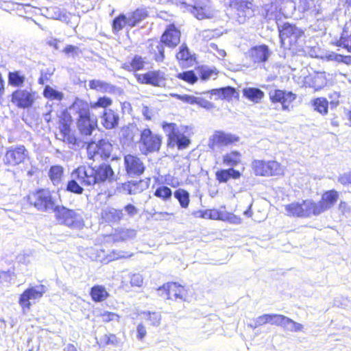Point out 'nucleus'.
Here are the masks:
<instances>
[{
  "instance_id": "obj_37",
  "label": "nucleus",
  "mask_w": 351,
  "mask_h": 351,
  "mask_svg": "<svg viewBox=\"0 0 351 351\" xmlns=\"http://www.w3.org/2000/svg\"><path fill=\"white\" fill-rule=\"evenodd\" d=\"M182 208H187L190 204V193L184 189H178L173 193Z\"/></svg>"
},
{
  "instance_id": "obj_21",
  "label": "nucleus",
  "mask_w": 351,
  "mask_h": 351,
  "mask_svg": "<svg viewBox=\"0 0 351 351\" xmlns=\"http://www.w3.org/2000/svg\"><path fill=\"white\" fill-rule=\"evenodd\" d=\"M253 0H229V7L238 11L239 23L253 15Z\"/></svg>"
},
{
  "instance_id": "obj_34",
  "label": "nucleus",
  "mask_w": 351,
  "mask_h": 351,
  "mask_svg": "<svg viewBox=\"0 0 351 351\" xmlns=\"http://www.w3.org/2000/svg\"><path fill=\"white\" fill-rule=\"evenodd\" d=\"M166 45H163L160 40L157 43V45L149 44V52L152 56L153 60L156 62H163L165 59V47Z\"/></svg>"
},
{
  "instance_id": "obj_16",
  "label": "nucleus",
  "mask_w": 351,
  "mask_h": 351,
  "mask_svg": "<svg viewBox=\"0 0 351 351\" xmlns=\"http://www.w3.org/2000/svg\"><path fill=\"white\" fill-rule=\"evenodd\" d=\"M239 141L240 137L236 134L223 130H216L209 138L208 146L210 149H214L215 146H228Z\"/></svg>"
},
{
  "instance_id": "obj_56",
  "label": "nucleus",
  "mask_w": 351,
  "mask_h": 351,
  "mask_svg": "<svg viewBox=\"0 0 351 351\" xmlns=\"http://www.w3.org/2000/svg\"><path fill=\"white\" fill-rule=\"evenodd\" d=\"M123 210L125 211L126 216L131 218L134 217L139 212V209L131 203H128L125 205Z\"/></svg>"
},
{
  "instance_id": "obj_17",
  "label": "nucleus",
  "mask_w": 351,
  "mask_h": 351,
  "mask_svg": "<svg viewBox=\"0 0 351 351\" xmlns=\"http://www.w3.org/2000/svg\"><path fill=\"white\" fill-rule=\"evenodd\" d=\"M158 294L161 296H166L169 300H185L184 288L178 282H168L159 287L157 289Z\"/></svg>"
},
{
  "instance_id": "obj_23",
  "label": "nucleus",
  "mask_w": 351,
  "mask_h": 351,
  "mask_svg": "<svg viewBox=\"0 0 351 351\" xmlns=\"http://www.w3.org/2000/svg\"><path fill=\"white\" fill-rule=\"evenodd\" d=\"M271 55V51L267 45L263 44L252 47L249 51V56L254 63L266 62Z\"/></svg>"
},
{
  "instance_id": "obj_12",
  "label": "nucleus",
  "mask_w": 351,
  "mask_h": 351,
  "mask_svg": "<svg viewBox=\"0 0 351 351\" xmlns=\"http://www.w3.org/2000/svg\"><path fill=\"white\" fill-rule=\"evenodd\" d=\"M339 197V193L335 189L324 191L319 202L313 201V206L316 215L318 216L325 211L332 208Z\"/></svg>"
},
{
  "instance_id": "obj_45",
  "label": "nucleus",
  "mask_w": 351,
  "mask_h": 351,
  "mask_svg": "<svg viewBox=\"0 0 351 351\" xmlns=\"http://www.w3.org/2000/svg\"><path fill=\"white\" fill-rule=\"evenodd\" d=\"M173 195L172 190L167 186L162 185L156 188L154 192V195L161 199L164 202L171 200Z\"/></svg>"
},
{
  "instance_id": "obj_15",
  "label": "nucleus",
  "mask_w": 351,
  "mask_h": 351,
  "mask_svg": "<svg viewBox=\"0 0 351 351\" xmlns=\"http://www.w3.org/2000/svg\"><path fill=\"white\" fill-rule=\"evenodd\" d=\"M269 96L271 103H280L282 105V110L283 111H289V104L297 97L296 94L292 91L278 88L271 90L269 93Z\"/></svg>"
},
{
  "instance_id": "obj_26",
  "label": "nucleus",
  "mask_w": 351,
  "mask_h": 351,
  "mask_svg": "<svg viewBox=\"0 0 351 351\" xmlns=\"http://www.w3.org/2000/svg\"><path fill=\"white\" fill-rule=\"evenodd\" d=\"M176 58L179 63L184 67H189L193 66L196 58L195 54H192L186 44H182L178 49V51L176 54Z\"/></svg>"
},
{
  "instance_id": "obj_20",
  "label": "nucleus",
  "mask_w": 351,
  "mask_h": 351,
  "mask_svg": "<svg viewBox=\"0 0 351 351\" xmlns=\"http://www.w3.org/2000/svg\"><path fill=\"white\" fill-rule=\"evenodd\" d=\"M124 165L127 175L131 178L141 176L145 170V166L142 160L132 154L124 156Z\"/></svg>"
},
{
  "instance_id": "obj_1",
  "label": "nucleus",
  "mask_w": 351,
  "mask_h": 351,
  "mask_svg": "<svg viewBox=\"0 0 351 351\" xmlns=\"http://www.w3.org/2000/svg\"><path fill=\"white\" fill-rule=\"evenodd\" d=\"M109 174L110 165L108 164H102L97 169L90 166H80L73 171V179L69 181L66 190L75 194H82L84 189L76 180L81 184L90 186L105 181Z\"/></svg>"
},
{
  "instance_id": "obj_48",
  "label": "nucleus",
  "mask_w": 351,
  "mask_h": 351,
  "mask_svg": "<svg viewBox=\"0 0 351 351\" xmlns=\"http://www.w3.org/2000/svg\"><path fill=\"white\" fill-rule=\"evenodd\" d=\"M176 77L190 84H194L198 81V76L193 70L178 73Z\"/></svg>"
},
{
  "instance_id": "obj_25",
  "label": "nucleus",
  "mask_w": 351,
  "mask_h": 351,
  "mask_svg": "<svg viewBox=\"0 0 351 351\" xmlns=\"http://www.w3.org/2000/svg\"><path fill=\"white\" fill-rule=\"evenodd\" d=\"M141 131L133 123L122 127L119 132L121 143L123 146L131 145L134 143V137L140 134Z\"/></svg>"
},
{
  "instance_id": "obj_27",
  "label": "nucleus",
  "mask_w": 351,
  "mask_h": 351,
  "mask_svg": "<svg viewBox=\"0 0 351 351\" xmlns=\"http://www.w3.org/2000/svg\"><path fill=\"white\" fill-rule=\"evenodd\" d=\"M215 179L219 184L227 183L230 180H238L242 176V171L234 168L219 169L215 171Z\"/></svg>"
},
{
  "instance_id": "obj_35",
  "label": "nucleus",
  "mask_w": 351,
  "mask_h": 351,
  "mask_svg": "<svg viewBox=\"0 0 351 351\" xmlns=\"http://www.w3.org/2000/svg\"><path fill=\"white\" fill-rule=\"evenodd\" d=\"M145 64V58L139 55H134L130 61L123 64V68L129 71H137L143 69Z\"/></svg>"
},
{
  "instance_id": "obj_8",
  "label": "nucleus",
  "mask_w": 351,
  "mask_h": 351,
  "mask_svg": "<svg viewBox=\"0 0 351 351\" xmlns=\"http://www.w3.org/2000/svg\"><path fill=\"white\" fill-rule=\"evenodd\" d=\"M276 23L277 24L280 41L287 40L290 46L296 45L298 40L304 35L303 29L293 23L285 22L280 24L277 21H276Z\"/></svg>"
},
{
  "instance_id": "obj_63",
  "label": "nucleus",
  "mask_w": 351,
  "mask_h": 351,
  "mask_svg": "<svg viewBox=\"0 0 351 351\" xmlns=\"http://www.w3.org/2000/svg\"><path fill=\"white\" fill-rule=\"evenodd\" d=\"M147 335L146 328L143 323H139L136 326V338L142 341Z\"/></svg>"
},
{
  "instance_id": "obj_44",
  "label": "nucleus",
  "mask_w": 351,
  "mask_h": 351,
  "mask_svg": "<svg viewBox=\"0 0 351 351\" xmlns=\"http://www.w3.org/2000/svg\"><path fill=\"white\" fill-rule=\"evenodd\" d=\"M128 18L125 14H120L116 16L112 22V32L116 34L121 30L126 25H128Z\"/></svg>"
},
{
  "instance_id": "obj_18",
  "label": "nucleus",
  "mask_w": 351,
  "mask_h": 351,
  "mask_svg": "<svg viewBox=\"0 0 351 351\" xmlns=\"http://www.w3.org/2000/svg\"><path fill=\"white\" fill-rule=\"evenodd\" d=\"M86 149L89 159L95 160L99 158L107 159L110 157V143L104 139L99 141L98 143H89Z\"/></svg>"
},
{
  "instance_id": "obj_58",
  "label": "nucleus",
  "mask_w": 351,
  "mask_h": 351,
  "mask_svg": "<svg viewBox=\"0 0 351 351\" xmlns=\"http://www.w3.org/2000/svg\"><path fill=\"white\" fill-rule=\"evenodd\" d=\"M313 0H299L298 9L300 12H306L311 10L313 5Z\"/></svg>"
},
{
  "instance_id": "obj_60",
  "label": "nucleus",
  "mask_w": 351,
  "mask_h": 351,
  "mask_svg": "<svg viewBox=\"0 0 351 351\" xmlns=\"http://www.w3.org/2000/svg\"><path fill=\"white\" fill-rule=\"evenodd\" d=\"M59 138H65L66 135L71 133L70 125L65 121L60 123L59 125Z\"/></svg>"
},
{
  "instance_id": "obj_50",
  "label": "nucleus",
  "mask_w": 351,
  "mask_h": 351,
  "mask_svg": "<svg viewBox=\"0 0 351 351\" xmlns=\"http://www.w3.org/2000/svg\"><path fill=\"white\" fill-rule=\"evenodd\" d=\"M282 328L286 331L300 332L303 330L304 326L302 324L298 323L286 316V319L285 320L284 326Z\"/></svg>"
},
{
  "instance_id": "obj_9",
  "label": "nucleus",
  "mask_w": 351,
  "mask_h": 351,
  "mask_svg": "<svg viewBox=\"0 0 351 351\" xmlns=\"http://www.w3.org/2000/svg\"><path fill=\"white\" fill-rule=\"evenodd\" d=\"M313 199H305L302 202H293L285 206V210L290 217L308 218L317 216L314 211Z\"/></svg>"
},
{
  "instance_id": "obj_28",
  "label": "nucleus",
  "mask_w": 351,
  "mask_h": 351,
  "mask_svg": "<svg viewBox=\"0 0 351 351\" xmlns=\"http://www.w3.org/2000/svg\"><path fill=\"white\" fill-rule=\"evenodd\" d=\"M210 93L211 95H217L221 99L230 101L233 98H239V94L237 90L230 86H227L219 88L211 89L201 94Z\"/></svg>"
},
{
  "instance_id": "obj_59",
  "label": "nucleus",
  "mask_w": 351,
  "mask_h": 351,
  "mask_svg": "<svg viewBox=\"0 0 351 351\" xmlns=\"http://www.w3.org/2000/svg\"><path fill=\"white\" fill-rule=\"evenodd\" d=\"M143 282V278L140 274H134L130 278V284L132 287H140Z\"/></svg>"
},
{
  "instance_id": "obj_47",
  "label": "nucleus",
  "mask_w": 351,
  "mask_h": 351,
  "mask_svg": "<svg viewBox=\"0 0 351 351\" xmlns=\"http://www.w3.org/2000/svg\"><path fill=\"white\" fill-rule=\"evenodd\" d=\"M43 96L51 100L61 101L64 97V94L51 86L47 85L43 90Z\"/></svg>"
},
{
  "instance_id": "obj_46",
  "label": "nucleus",
  "mask_w": 351,
  "mask_h": 351,
  "mask_svg": "<svg viewBox=\"0 0 351 351\" xmlns=\"http://www.w3.org/2000/svg\"><path fill=\"white\" fill-rule=\"evenodd\" d=\"M25 80V75L19 71L9 72L8 73V83L12 86H21L23 84Z\"/></svg>"
},
{
  "instance_id": "obj_38",
  "label": "nucleus",
  "mask_w": 351,
  "mask_h": 351,
  "mask_svg": "<svg viewBox=\"0 0 351 351\" xmlns=\"http://www.w3.org/2000/svg\"><path fill=\"white\" fill-rule=\"evenodd\" d=\"M140 316L153 326L158 327L160 324L161 313L160 312L143 311L141 312Z\"/></svg>"
},
{
  "instance_id": "obj_6",
  "label": "nucleus",
  "mask_w": 351,
  "mask_h": 351,
  "mask_svg": "<svg viewBox=\"0 0 351 351\" xmlns=\"http://www.w3.org/2000/svg\"><path fill=\"white\" fill-rule=\"evenodd\" d=\"M162 139L161 136L154 134L149 128L143 129L138 141L141 153L147 155L158 152L162 145Z\"/></svg>"
},
{
  "instance_id": "obj_55",
  "label": "nucleus",
  "mask_w": 351,
  "mask_h": 351,
  "mask_svg": "<svg viewBox=\"0 0 351 351\" xmlns=\"http://www.w3.org/2000/svg\"><path fill=\"white\" fill-rule=\"evenodd\" d=\"M110 106V99L106 97H99L96 102H90L92 108H106Z\"/></svg>"
},
{
  "instance_id": "obj_54",
  "label": "nucleus",
  "mask_w": 351,
  "mask_h": 351,
  "mask_svg": "<svg viewBox=\"0 0 351 351\" xmlns=\"http://www.w3.org/2000/svg\"><path fill=\"white\" fill-rule=\"evenodd\" d=\"M14 277V269L0 271V282H10Z\"/></svg>"
},
{
  "instance_id": "obj_33",
  "label": "nucleus",
  "mask_w": 351,
  "mask_h": 351,
  "mask_svg": "<svg viewBox=\"0 0 351 351\" xmlns=\"http://www.w3.org/2000/svg\"><path fill=\"white\" fill-rule=\"evenodd\" d=\"M242 154L239 151L232 150L222 156V162L224 165L234 168L241 162Z\"/></svg>"
},
{
  "instance_id": "obj_10",
  "label": "nucleus",
  "mask_w": 351,
  "mask_h": 351,
  "mask_svg": "<svg viewBox=\"0 0 351 351\" xmlns=\"http://www.w3.org/2000/svg\"><path fill=\"white\" fill-rule=\"evenodd\" d=\"M47 291V288L44 285L29 286L21 294L19 304L24 311L29 310L32 306L31 300L35 302L40 300Z\"/></svg>"
},
{
  "instance_id": "obj_49",
  "label": "nucleus",
  "mask_w": 351,
  "mask_h": 351,
  "mask_svg": "<svg viewBox=\"0 0 351 351\" xmlns=\"http://www.w3.org/2000/svg\"><path fill=\"white\" fill-rule=\"evenodd\" d=\"M276 10V6L272 3L265 4L262 8L261 14L268 21L276 20L278 14Z\"/></svg>"
},
{
  "instance_id": "obj_41",
  "label": "nucleus",
  "mask_w": 351,
  "mask_h": 351,
  "mask_svg": "<svg viewBox=\"0 0 351 351\" xmlns=\"http://www.w3.org/2000/svg\"><path fill=\"white\" fill-rule=\"evenodd\" d=\"M64 169L60 165H53L50 167L48 176L53 185L57 186L61 183Z\"/></svg>"
},
{
  "instance_id": "obj_61",
  "label": "nucleus",
  "mask_w": 351,
  "mask_h": 351,
  "mask_svg": "<svg viewBox=\"0 0 351 351\" xmlns=\"http://www.w3.org/2000/svg\"><path fill=\"white\" fill-rule=\"evenodd\" d=\"M338 182L343 186L351 185V171L340 175Z\"/></svg>"
},
{
  "instance_id": "obj_31",
  "label": "nucleus",
  "mask_w": 351,
  "mask_h": 351,
  "mask_svg": "<svg viewBox=\"0 0 351 351\" xmlns=\"http://www.w3.org/2000/svg\"><path fill=\"white\" fill-rule=\"evenodd\" d=\"M149 13L146 8H138L128 14V26L134 27L148 17Z\"/></svg>"
},
{
  "instance_id": "obj_5",
  "label": "nucleus",
  "mask_w": 351,
  "mask_h": 351,
  "mask_svg": "<svg viewBox=\"0 0 351 351\" xmlns=\"http://www.w3.org/2000/svg\"><path fill=\"white\" fill-rule=\"evenodd\" d=\"M73 108L77 110L78 114L77 127L80 133L77 134L84 136L90 135L97 123L95 119L90 118L88 104L80 101L75 103Z\"/></svg>"
},
{
  "instance_id": "obj_64",
  "label": "nucleus",
  "mask_w": 351,
  "mask_h": 351,
  "mask_svg": "<svg viewBox=\"0 0 351 351\" xmlns=\"http://www.w3.org/2000/svg\"><path fill=\"white\" fill-rule=\"evenodd\" d=\"M212 75L211 71L208 69L201 68L198 71V78L199 77L202 81L208 80Z\"/></svg>"
},
{
  "instance_id": "obj_3",
  "label": "nucleus",
  "mask_w": 351,
  "mask_h": 351,
  "mask_svg": "<svg viewBox=\"0 0 351 351\" xmlns=\"http://www.w3.org/2000/svg\"><path fill=\"white\" fill-rule=\"evenodd\" d=\"M27 202L37 210L45 213H54L59 206L48 189H39L30 193L27 195Z\"/></svg>"
},
{
  "instance_id": "obj_32",
  "label": "nucleus",
  "mask_w": 351,
  "mask_h": 351,
  "mask_svg": "<svg viewBox=\"0 0 351 351\" xmlns=\"http://www.w3.org/2000/svg\"><path fill=\"white\" fill-rule=\"evenodd\" d=\"M243 97L246 99L258 104L265 97L264 92L258 87H246L242 90Z\"/></svg>"
},
{
  "instance_id": "obj_24",
  "label": "nucleus",
  "mask_w": 351,
  "mask_h": 351,
  "mask_svg": "<svg viewBox=\"0 0 351 351\" xmlns=\"http://www.w3.org/2000/svg\"><path fill=\"white\" fill-rule=\"evenodd\" d=\"M171 96L182 101L184 103L191 105L195 104L206 110H210L214 107V104L212 102L208 101L203 97H195L194 95L187 94L180 95L178 93H171Z\"/></svg>"
},
{
  "instance_id": "obj_7",
  "label": "nucleus",
  "mask_w": 351,
  "mask_h": 351,
  "mask_svg": "<svg viewBox=\"0 0 351 351\" xmlns=\"http://www.w3.org/2000/svg\"><path fill=\"white\" fill-rule=\"evenodd\" d=\"M251 167L257 176H275L283 174L281 165L275 160H254Z\"/></svg>"
},
{
  "instance_id": "obj_39",
  "label": "nucleus",
  "mask_w": 351,
  "mask_h": 351,
  "mask_svg": "<svg viewBox=\"0 0 351 351\" xmlns=\"http://www.w3.org/2000/svg\"><path fill=\"white\" fill-rule=\"evenodd\" d=\"M90 295L95 302L104 301L108 297V293L102 285H95L90 289Z\"/></svg>"
},
{
  "instance_id": "obj_2",
  "label": "nucleus",
  "mask_w": 351,
  "mask_h": 351,
  "mask_svg": "<svg viewBox=\"0 0 351 351\" xmlns=\"http://www.w3.org/2000/svg\"><path fill=\"white\" fill-rule=\"evenodd\" d=\"M162 128L167 136L168 147H176L181 150L187 148L191 144V139L186 134L189 130L188 126L163 121Z\"/></svg>"
},
{
  "instance_id": "obj_13",
  "label": "nucleus",
  "mask_w": 351,
  "mask_h": 351,
  "mask_svg": "<svg viewBox=\"0 0 351 351\" xmlns=\"http://www.w3.org/2000/svg\"><path fill=\"white\" fill-rule=\"evenodd\" d=\"M136 77L140 84L151 85L154 87H165L166 86V74L160 70L149 71L145 73L136 74Z\"/></svg>"
},
{
  "instance_id": "obj_52",
  "label": "nucleus",
  "mask_w": 351,
  "mask_h": 351,
  "mask_svg": "<svg viewBox=\"0 0 351 351\" xmlns=\"http://www.w3.org/2000/svg\"><path fill=\"white\" fill-rule=\"evenodd\" d=\"M89 87L90 89L104 93L108 90L109 84L101 80H93L89 82Z\"/></svg>"
},
{
  "instance_id": "obj_29",
  "label": "nucleus",
  "mask_w": 351,
  "mask_h": 351,
  "mask_svg": "<svg viewBox=\"0 0 351 351\" xmlns=\"http://www.w3.org/2000/svg\"><path fill=\"white\" fill-rule=\"evenodd\" d=\"M335 45L351 53V19L345 23L340 38Z\"/></svg>"
},
{
  "instance_id": "obj_53",
  "label": "nucleus",
  "mask_w": 351,
  "mask_h": 351,
  "mask_svg": "<svg viewBox=\"0 0 351 351\" xmlns=\"http://www.w3.org/2000/svg\"><path fill=\"white\" fill-rule=\"evenodd\" d=\"M62 51L73 58L82 53V50L78 47L72 45H66Z\"/></svg>"
},
{
  "instance_id": "obj_11",
  "label": "nucleus",
  "mask_w": 351,
  "mask_h": 351,
  "mask_svg": "<svg viewBox=\"0 0 351 351\" xmlns=\"http://www.w3.org/2000/svg\"><path fill=\"white\" fill-rule=\"evenodd\" d=\"M28 157V151L24 145H12L7 148L3 158L4 165L15 167L23 163Z\"/></svg>"
},
{
  "instance_id": "obj_30",
  "label": "nucleus",
  "mask_w": 351,
  "mask_h": 351,
  "mask_svg": "<svg viewBox=\"0 0 351 351\" xmlns=\"http://www.w3.org/2000/svg\"><path fill=\"white\" fill-rule=\"evenodd\" d=\"M136 231L134 229L119 228L114 230V232H111L113 242L125 241L128 239L135 238Z\"/></svg>"
},
{
  "instance_id": "obj_4",
  "label": "nucleus",
  "mask_w": 351,
  "mask_h": 351,
  "mask_svg": "<svg viewBox=\"0 0 351 351\" xmlns=\"http://www.w3.org/2000/svg\"><path fill=\"white\" fill-rule=\"evenodd\" d=\"M54 214L59 224L66 226L73 230H80L84 226V219L80 210L58 206Z\"/></svg>"
},
{
  "instance_id": "obj_43",
  "label": "nucleus",
  "mask_w": 351,
  "mask_h": 351,
  "mask_svg": "<svg viewBox=\"0 0 351 351\" xmlns=\"http://www.w3.org/2000/svg\"><path fill=\"white\" fill-rule=\"evenodd\" d=\"M325 58L327 61L351 65V56L341 55L334 51H330L326 54Z\"/></svg>"
},
{
  "instance_id": "obj_14",
  "label": "nucleus",
  "mask_w": 351,
  "mask_h": 351,
  "mask_svg": "<svg viewBox=\"0 0 351 351\" xmlns=\"http://www.w3.org/2000/svg\"><path fill=\"white\" fill-rule=\"evenodd\" d=\"M150 178L140 180H130L124 183L117 184L114 193H123L128 195H135L148 189Z\"/></svg>"
},
{
  "instance_id": "obj_62",
  "label": "nucleus",
  "mask_w": 351,
  "mask_h": 351,
  "mask_svg": "<svg viewBox=\"0 0 351 351\" xmlns=\"http://www.w3.org/2000/svg\"><path fill=\"white\" fill-rule=\"evenodd\" d=\"M224 212L225 211H222L215 208L210 209V219L223 221Z\"/></svg>"
},
{
  "instance_id": "obj_19",
  "label": "nucleus",
  "mask_w": 351,
  "mask_h": 351,
  "mask_svg": "<svg viewBox=\"0 0 351 351\" xmlns=\"http://www.w3.org/2000/svg\"><path fill=\"white\" fill-rule=\"evenodd\" d=\"M181 32L174 24L168 25L160 37L166 47L175 49L180 43Z\"/></svg>"
},
{
  "instance_id": "obj_51",
  "label": "nucleus",
  "mask_w": 351,
  "mask_h": 351,
  "mask_svg": "<svg viewBox=\"0 0 351 351\" xmlns=\"http://www.w3.org/2000/svg\"><path fill=\"white\" fill-rule=\"evenodd\" d=\"M127 220L126 215L123 213V209H117L111 207L110 220L111 223H119L121 220Z\"/></svg>"
},
{
  "instance_id": "obj_22",
  "label": "nucleus",
  "mask_w": 351,
  "mask_h": 351,
  "mask_svg": "<svg viewBox=\"0 0 351 351\" xmlns=\"http://www.w3.org/2000/svg\"><path fill=\"white\" fill-rule=\"evenodd\" d=\"M11 101L19 108H27L32 106L34 97L31 92L18 89L12 93Z\"/></svg>"
},
{
  "instance_id": "obj_57",
  "label": "nucleus",
  "mask_w": 351,
  "mask_h": 351,
  "mask_svg": "<svg viewBox=\"0 0 351 351\" xmlns=\"http://www.w3.org/2000/svg\"><path fill=\"white\" fill-rule=\"evenodd\" d=\"M223 221H228L233 224L241 223V218L232 213L224 212Z\"/></svg>"
},
{
  "instance_id": "obj_40",
  "label": "nucleus",
  "mask_w": 351,
  "mask_h": 351,
  "mask_svg": "<svg viewBox=\"0 0 351 351\" xmlns=\"http://www.w3.org/2000/svg\"><path fill=\"white\" fill-rule=\"evenodd\" d=\"M188 10L199 20L211 17L210 13L207 10L206 7L197 3L192 5H189Z\"/></svg>"
},
{
  "instance_id": "obj_42",
  "label": "nucleus",
  "mask_w": 351,
  "mask_h": 351,
  "mask_svg": "<svg viewBox=\"0 0 351 351\" xmlns=\"http://www.w3.org/2000/svg\"><path fill=\"white\" fill-rule=\"evenodd\" d=\"M314 110L325 115L328 111V101L324 97H317L311 101Z\"/></svg>"
},
{
  "instance_id": "obj_36",
  "label": "nucleus",
  "mask_w": 351,
  "mask_h": 351,
  "mask_svg": "<svg viewBox=\"0 0 351 351\" xmlns=\"http://www.w3.org/2000/svg\"><path fill=\"white\" fill-rule=\"evenodd\" d=\"M82 136L83 135L75 136L71 133H69V134L66 135L65 138H58L67 143L71 149H77L83 147L86 144V142L82 138Z\"/></svg>"
}]
</instances>
